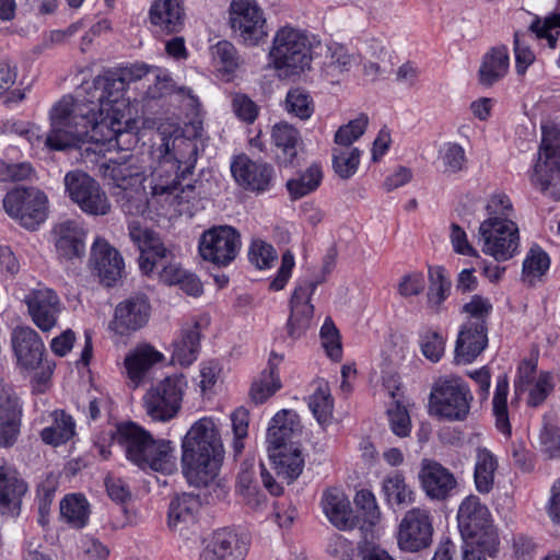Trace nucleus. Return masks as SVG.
<instances>
[{
	"label": "nucleus",
	"instance_id": "nucleus-55",
	"mask_svg": "<svg viewBox=\"0 0 560 560\" xmlns=\"http://www.w3.org/2000/svg\"><path fill=\"white\" fill-rule=\"evenodd\" d=\"M266 447L268 459L275 474H280V412H277L270 420L266 434Z\"/></svg>",
	"mask_w": 560,
	"mask_h": 560
},
{
	"label": "nucleus",
	"instance_id": "nucleus-3",
	"mask_svg": "<svg viewBox=\"0 0 560 560\" xmlns=\"http://www.w3.org/2000/svg\"><path fill=\"white\" fill-rule=\"evenodd\" d=\"M110 440L127 459L143 470L171 475L177 470L176 446L165 439H154L150 432L133 422L118 424Z\"/></svg>",
	"mask_w": 560,
	"mask_h": 560
},
{
	"label": "nucleus",
	"instance_id": "nucleus-10",
	"mask_svg": "<svg viewBox=\"0 0 560 560\" xmlns=\"http://www.w3.org/2000/svg\"><path fill=\"white\" fill-rule=\"evenodd\" d=\"M479 242L486 255L505 261L514 256L520 245L517 224L511 219H486L479 226Z\"/></svg>",
	"mask_w": 560,
	"mask_h": 560
},
{
	"label": "nucleus",
	"instance_id": "nucleus-12",
	"mask_svg": "<svg viewBox=\"0 0 560 560\" xmlns=\"http://www.w3.org/2000/svg\"><path fill=\"white\" fill-rule=\"evenodd\" d=\"M229 13L230 25L244 45L257 46L268 36L266 19L256 0H232Z\"/></svg>",
	"mask_w": 560,
	"mask_h": 560
},
{
	"label": "nucleus",
	"instance_id": "nucleus-35",
	"mask_svg": "<svg viewBox=\"0 0 560 560\" xmlns=\"http://www.w3.org/2000/svg\"><path fill=\"white\" fill-rule=\"evenodd\" d=\"M322 508L329 522L337 528L352 527L350 502L342 490L327 489L322 497Z\"/></svg>",
	"mask_w": 560,
	"mask_h": 560
},
{
	"label": "nucleus",
	"instance_id": "nucleus-39",
	"mask_svg": "<svg viewBox=\"0 0 560 560\" xmlns=\"http://www.w3.org/2000/svg\"><path fill=\"white\" fill-rule=\"evenodd\" d=\"M314 390L308 397V407L322 427L331 423L334 412V398L327 381L318 378L313 383Z\"/></svg>",
	"mask_w": 560,
	"mask_h": 560
},
{
	"label": "nucleus",
	"instance_id": "nucleus-31",
	"mask_svg": "<svg viewBox=\"0 0 560 560\" xmlns=\"http://www.w3.org/2000/svg\"><path fill=\"white\" fill-rule=\"evenodd\" d=\"M542 138L535 163L537 175H560V126H541Z\"/></svg>",
	"mask_w": 560,
	"mask_h": 560
},
{
	"label": "nucleus",
	"instance_id": "nucleus-27",
	"mask_svg": "<svg viewBox=\"0 0 560 560\" xmlns=\"http://www.w3.org/2000/svg\"><path fill=\"white\" fill-rule=\"evenodd\" d=\"M22 404L10 387L0 389V446L14 444L20 433Z\"/></svg>",
	"mask_w": 560,
	"mask_h": 560
},
{
	"label": "nucleus",
	"instance_id": "nucleus-17",
	"mask_svg": "<svg viewBox=\"0 0 560 560\" xmlns=\"http://www.w3.org/2000/svg\"><path fill=\"white\" fill-rule=\"evenodd\" d=\"M65 188L70 200L85 214L102 217L110 212L109 198L94 177H65Z\"/></svg>",
	"mask_w": 560,
	"mask_h": 560
},
{
	"label": "nucleus",
	"instance_id": "nucleus-36",
	"mask_svg": "<svg viewBox=\"0 0 560 560\" xmlns=\"http://www.w3.org/2000/svg\"><path fill=\"white\" fill-rule=\"evenodd\" d=\"M510 67L509 50L505 46L491 48L482 58L479 69V82L485 86H491L503 79Z\"/></svg>",
	"mask_w": 560,
	"mask_h": 560
},
{
	"label": "nucleus",
	"instance_id": "nucleus-6",
	"mask_svg": "<svg viewBox=\"0 0 560 560\" xmlns=\"http://www.w3.org/2000/svg\"><path fill=\"white\" fill-rule=\"evenodd\" d=\"M2 205L5 213L28 231L38 230L50 212L47 194L36 186L15 185L7 191Z\"/></svg>",
	"mask_w": 560,
	"mask_h": 560
},
{
	"label": "nucleus",
	"instance_id": "nucleus-49",
	"mask_svg": "<svg viewBox=\"0 0 560 560\" xmlns=\"http://www.w3.org/2000/svg\"><path fill=\"white\" fill-rule=\"evenodd\" d=\"M369 125L366 114H360L357 118L340 126L334 137L335 147L353 148L352 144L365 132Z\"/></svg>",
	"mask_w": 560,
	"mask_h": 560
},
{
	"label": "nucleus",
	"instance_id": "nucleus-32",
	"mask_svg": "<svg viewBox=\"0 0 560 560\" xmlns=\"http://www.w3.org/2000/svg\"><path fill=\"white\" fill-rule=\"evenodd\" d=\"M149 18L158 32L179 33L185 22L184 2L183 0H154L149 11Z\"/></svg>",
	"mask_w": 560,
	"mask_h": 560
},
{
	"label": "nucleus",
	"instance_id": "nucleus-61",
	"mask_svg": "<svg viewBox=\"0 0 560 560\" xmlns=\"http://www.w3.org/2000/svg\"><path fill=\"white\" fill-rule=\"evenodd\" d=\"M388 421L394 434L399 438L409 435L411 430V421L408 410L399 401L387 410Z\"/></svg>",
	"mask_w": 560,
	"mask_h": 560
},
{
	"label": "nucleus",
	"instance_id": "nucleus-56",
	"mask_svg": "<svg viewBox=\"0 0 560 560\" xmlns=\"http://www.w3.org/2000/svg\"><path fill=\"white\" fill-rule=\"evenodd\" d=\"M487 219L494 218L495 221L514 218V207L511 198L503 191L491 194L486 203Z\"/></svg>",
	"mask_w": 560,
	"mask_h": 560
},
{
	"label": "nucleus",
	"instance_id": "nucleus-18",
	"mask_svg": "<svg viewBox=\"0 0 560 560\" xmlns=\"http://www.w3.org/2000/svg\"><path fill=\"white\" fill-rule=\"evenodd\" d=\"M23 302L33 324L40 331L48 332L57 325L62 312V304L55 291L44 285H37L24 295Z\"/></svg>",
	"mask_w": 560,
	"mask_h": 560
},
{
	"label": "nucleus",
	"instance_id": "nucleus-62",
	"mask_svg": "<svg viewBox=\"0 0 560 560\" xmlns=\"http://www.w3.org/2000/svg\"><path fill=\"white\" fill-rule=\"evenodd\" d=\"M254 471L243 470L238 475L237 491L242 495L244 502L249 506L257 509L260 506V499L258 495L257 487L254 485Z\"/></svg>",
	"mask_w": 560,
	"mask_h": 560
},
{
	"label": "nucleus",
	"instance_id": "nucleus-19",
	"mask_svg": "<svg viewBox=\"0 0 560 560\" xmlns=\"http://www.w3.org/2000/svg\"><path fill=\"white\" fill-rule=\"evenodd\" d=\"M51 233L56 253L62 261L74 262L84 256L88 232L82 220H60Z\"/></svg>",
	"mask_w": 560,
	"mask_h": 560
},
{
	"label": "nucleus",
	"instance_id": "nucleus-54",
	"mask_svg": "<svg viewBox=\"0 0 560 560\" xmlns=\"http://www.w3.org/2000/svg\"><path fill=\"white\" fill-rule=\"evenodd\" d=\"M493 306L488 298L472 295L471 299L463 305L462 312L467 315L465 324L476 325L481 323L487 326V318L492 313Z\"/></svg>",
	"mask_w": 560,
	"mask_h": 560
},
{
	"label": "nucleus",
	"instance_id": "nucleus-63",
	"mask_svg": "<svg viewBox=\"0 0 560 560\" xmlns=\"http://www.w3.org/2000/svg\"><path fill=\"white\" fill-rule=\"evenodd\" d=\"M78 548L83 560H107L109 556L108 548L102 541L88 535L80 538Z\"/></svg>",
	"mask_w": 560,
	"mask_h": 560
},
{
	"label": "nucleus",
	"instance_id": "nucleus-44",
	"mask_svg": "<svg viewBox=\"0 0 560 560\" xmlns=\"http://www.w3.org/2000/svg\"><path fill=\"white\" fill-rule=\"evenodd\" d=\"M497 467V458L487 448L477 451L474 478L476 489L480 493H488L492 489Z\"/></svg>",
	"mask_w": 560,
	"mask_h": 560
},
{
	"label": "nucleus",
	"instance_id": "nucleus-45",
	"mask_svg": "<svg viewBox=\"0 0 560 560\" xmlns=\"http://www.w3.org/2000/svg\"><path fill=\"white\" fill-rule=\"evenodd\" d=\"M550 257L538 245H533L523 261V279L529 284H535L549 269Z\"/></svg>",
	"mask_w": 560,
	"mask_h": 560
},
{
	"label": "nucleus",
	"instance_id": "nucleus-38",
	"mask_svg": "<svg viewBox=\"0 0 560 560\" xmlns=\"http://www.w3.org/2000/svg\"><path fill=\"white\" fill-rule=\"evenodd\" d=\"M182 442L223 448L218 420L212 417H203L195 421Z\"/></svg>",
	"mask_w": 560,
	"mask_h": 560
},
{
	"label": "nucleus",
	"instance_id": "nucleus-28",
	"mask_svg": "<svg viewBox=\"0 0 560 560\" xmlns=\"http://www.w3.org/2000/svg\"><path fill=\"white\" fill-rule=\"evenodd\" d=\"M316 285L313 282L300 283L290 299L288 334L292 338L300 337L310 326L314 307L310 302Z\"/></svg>",
	"mask_w": 560,
	"mask_h": 560
},
{
	"label": "nucleus",
	"instance_id": "nucleus-59",
	"mask_svg": "<svg viewBox=\"0 0 560 560\" xmlns=\"http://www.w3.org/2000/svg\"><path fill=\"white\" fill-rule=\"evenodd\" d=\"M303 442L305 440L304 427L300 416L289 409H282V447L292 441Z\"/></svg>",
	"mask_w": 560,
	"mask_h": 560
},
{
	"label": "nucleus",
	"instance_id": "nucleus-7",
	"mask_svg": "<svg viewBox=\"0 0 560 560\" xmlns=\"http://www.w3.org/2000/svg\"><path fill=\"white\" fill-rule=\"evenodd\" d=\"M471 401L470 388L460 377H441L432 386L429 413L443 420L463 421L469 413Z\"/></svg>",
	"mask_w": 560,
	"mask_h": 560
},
{
	"label": "nucleus",
	"instance_id": "nucleus-11",
	"mask_svg": "<svg viewBox=\"0 0 560 560\" xmlns=\"http://www.w3.org/2000/svg\"><path fill=\"white\" fill-rule=\"evenodd\" d=\"M560 14H553L545 20L536 18L527 31L514 33L515 69L523 75L527 68L535 61V54L529 47L534 38L546 39L549 48L555 49L560 35Z\"/></svg>",
	"mask_w": 560,
	"mask_h": 560
},
{
	"label": "nucleus",
	"instance_id": "nucleus-26",
	"mask_svg": "<svg viewBox=\"0 0 560 560\" xmlns=\"http://www.w3.org/2000/svg\"><path fill=\"white\" fill-rule=\"evenodd\" d=\"M514 389L517 396L527 392L528 405L536 407L542 404L553 389L552 377L547 372L537 374L536 365L530 361H525L518 368V375L514 381Z\"/></svg>",
	"mask_w": 560,
	"mask_h": 560
},
{
	"label": "nucleus",
	"instance_id": "nucleus-30",
	"mask_svg": "<svg viewBox=\"0 0 560 560\" xmlns=\"http://www.w3.org/2000/svg\"><path fill=\"white\" fill-rule=\"evenodd\" d=\"M487 326L478 323L460 326L456 345L455 361L458 364L471 363L487 347Z\"/></svg>",
	"mask_w": 560,
	"mask_h": 560
},
{
	"label": "nucleus",
	"instance_id": "nucleus-46",
	"mask_svg": "<svg viewBox=\"0 0 560 560\" xmlns=\"http://www.w3.org/2000/svg\"><path fill=\"white\" fill-rule=\"evenodd\" d=\"M284 107L289 115L301 120L308 119L314 113V102L311 94L299 86L288 91Z\"/></svg>",
	"mask_w": 560,
	"mask_h": 560
},
{
	"label": "nucleus",
	"instance_id": "nucleus-24",
	"mask_svg": "<svg viewBox=\"0 0 560 560\" xmlns=\"http://www.w3.org/2000/svg\"><path fill=\"white\" fill-rule=\"evenodd\" d=\"M248 541L245 537L229 529L217 530L207 541L200 560H245Z\"/></svg>",
	"mask_w": 560,
	"mask_h": 560
},
{
	"label": "nucleus",
	"instance_id": "nucleus-23",
	"mask_svg": "<svg viewBox=\"0 0 560 560\" xmlns=\"http://www.w3.org/2000/svg\"><path fill=\"white\" fill-rule=\"evenodd\" d=\"M12 348L19 368L35 371L45 355V345L40 336L31 327L20 326L12 331Z\"/></svg>",
	"mask_w": 560,
	"mask_h": 560
},
{
	"label": "nucleus",
	"instance_id": "nucleus-5",
	"mask_svg": "<svg viewBox=\"0 0 560 560\" xmlns=\"http://www.w3.org/2000/svg\"><path fill=\"white\" fill-rule=\"evenodd\" d=\"M457 522L464 545L480 546L489 555L497 552L499 538L491 513L477 495H468L462 501Z\"/></svg>",
	"mask_w": 560,
	"mask_h": 560
},
{
	"label": "nucleus",
	"instance_id": "nucleus-33",
	"mask_svg": "<svg viewBox=\"0 0 560 560\" xmlns=\"http://www.w3.org/2000/svg\"><path fill=\"white\" fill-rule=\"evenodd\" d=\"M200 351V325L198 322L183 325L172 343L171 359L174 364L190 366Z\"/></svg>",
	"mask_w": 560,
	"mask_h": 560
},
{
	"label": "nucleus",
	"instance_id": "nucleus-41",
	"mask_svg": "<svg viewBox=\"0 0 560 560\" xmlns=\"http://www.w3.org/2000/svg\"><path fill=\"white\" fill-rule=\"evenodd\" d=\"M51 423L40 432L42 440L46 444L58 446L68 442L75 433L73 418L62 410H55L49 413Z\"/></svg>",
	"mask_w": 560,
	"mask_h": 560
},
{
	"label": "nucleus",
	"instance_id": "nucleus-52",
	"mask_svg": "<svg viewBox=\"0 0 560 560\" xmlns=\"http://www.w3.org/2000/svg\"><path fill=\"white\" fill-rule=\"evenodd\" d=\"M211 56L220 71L233 74L241 61L235 47L228 40H221L211 47Z\"/></svg>",
	"mask_w": 560,
	"mask_h": 560
},
{
	"label": "nucleus",
	"instance_id": "nucleus-48",
	"mask_svg": "<svg viewBox=\"0 0 560 560\" xmlns=\"http://www.w3.org/2000/svg\"><path fill=\"white\" fill-rule=\"evenodd\" d=\"M429 278L428 304L432 310L439 311L448 296L451 281L445 277L444 270L441 267L430 268Z\"/></svg>",
	"mask_w": 560,
	"mask_h": 560
},
{
	"label": "nucleus",
	"instance_id": "nucleus-43",
	"mask_svg": "<svg viewBox=\"0 0 560 560\" xmlns=\"http://www.w3.org/2000/svg\"><path fill=\"white\" fill-rule=\"evenodd\" d=\"M382 491L387 503L390 505H409L415 502L416 493L413 489L399 472L384 478Z\"/></svg>",
	"mask_w": 560,
	"mask_h": 560
},
{
	"label": "nucleus",
	"instance_id": "nucleus-20",
	"mask_svg": "<svg viewBox=\"0 0 560 560\" xmlns=\"http://www.w3.org/2000/svg\"><path fill=\"white\" fill-rule=\"evenodd\" d=\"M418 478L422 491L433 501L447 500L457 488V479L454 474L432 459L421 460Z\"/></svg>",
	"mask_w": 560,
	"mask_h": 560
},
{
	"label": "nucleus",
	"instance_id": "nucleus-16",
	"mask_svg": "<svg viewBox=\"0 0 560 560\" xmlns=\"http://www.w3.org/2000/svg\"><path fill=\"white\" fill-rule=\"evenodd\" d=\"M432 536L433 524L430 511L424 508H413L402 516L396 538L400 550L418 552L431 546Z\"/></svg>",
	"mask_w": 560,
	"mask_h": 560
},
{
	"label": "nucleus",
	"instance_id": "nucleus-2",
	"mask_svg": "<svg viewBox=\"0 0 560 560\" xmlns=\"http://www.w3.org/2000/svg\"><path fill=\"white\" fill-rule=\"evenodd\" d=\"M112 195L127 215L154 220L184 213L195 197L191 177H112Z\"/></svg>",
	"mask_w": 560,
	"mask_h": 560
},
{
	"label": "nucleus",
	"instance_id": "nucleus-60",
	"mask_svg": "<svg viewBox=\"0 0 560 560\" xmlns=\"http://www.w3.org/2000/svg\"><path fill=\"white\" fill-rule=\"evenodd\" d=\"M273 360H277V357L270 360L269 375H264L252 386L250 397L256 404L266 401L277 389V362Z\"/></svg>",
	"mask_w": 560,
	"mask_h": 560
},
{
	"label": "nucleus",
	"instance_id": "nucleus-42",
	"mask_svg": "<svg viewBox=\"0 0 560 560\" xmlns=\"http://www.w3.org/2000/svg\"><path fill=\"white\" fill-rule=\"evenodd\" d=\"M306 450L302 442L292 441L282 447V481L294 482L303 472L306 462Z\"/></svg>",
	"mask_w": 560,
	"mask_h": 560
},
{
	"label": "nucleus",
	"instance_id": "nucleus-1",
	"mask_svg": "<svg viewBox=\"0 0 560 560\" xmlns=\"http://www.w3.org/2000/svg\"><path fill=\"white\" fill-rule=\"evenodd\" d=\"M152 67L135 63L119 72L96 77L82 84L77 96L62 97L50 110V130L44 143L51 150L79 149L81 160L91 171L117 175L126 158L116 160L103 147L120 145V138L137 128L130 98V82L151 75Z\"/></svg>",
	"mask_w": 560,
	"mask_h": 560
},
{
	"label": "nucleus",
	"instance_id": "nucleus-53",
	"mask_svg": "<svg viewBox=\"0 0 560 560\" xmlns=\"http://www.w3.org/2000/svg\"><path fill=\"white\" fill-rule=\"evenodd\" d=\"M419 343L422 354L435 363L444 355L446 337L436 329L428 328L420 335Z\"/></svg>",
	"mask_w": 560,
	"mask_h": 560
},
{
	"label": "nucleus",
	"instance_id": "nucleus-21",
	"mask_svg": "<svg viewBox=\"0 0 560 560\" xmlns=\"http://www.w3.org/2000/svg\"><path fill=\"white\" fill-rule=\"evenodd\" d=\"M89 261L107 287L115 284L122 277L125 264L121 255L102 236L94 238Z\"/></svg>",
	"mask_w": 560,
	"mask_h": 560
},
{
	"label": "nucleus",
	"instance_id": "nucleus-15",
	"mask_svg": "<svg viewBox=\"0 0 560 560\" xmlns=\"http://www.w3.org/2000/svg\"><path fill=\"white\" fill-rule=\"evenodd\" d=\"M241 236L230 225H217L205 231L198 244L201 258L217 266H228L237 256Z\"/></svg>",
	"mask_w": 560,
	"mask_h": 560
},
{
	"label": "nucleus",
	"instance_id": "nucleus-57",
	"mask_svg": "<svg viewBox=\"0 0 560 560\" xmlns=\"http://www.w3.org/2000/svg\"><path fill=\"white\" fill-rule=\"evenodd\" d=\"M249 261L258 269H269L277 260L276 249L261 240H254L248 252Z\"/></svg>",
	"mask_w": 560,
	"mask_h": 560
},
{
	"label": "nucleus",
	"instance_id": "nucleus-40",
	"mask_svg": "<svg viewBox=\"0 0 560 560\" xmlns=\"http://www.w3.org/2000/svg\"><path fill=\"white\" fill-rule=\"evenodd\" d=\"M60 517L72 528H83L88 525L91 506L83 494L70 493L60 501Z\"/></svg>",
	"mask_w": 560,
	"mask_h": 560
},
{
	"label": "nucleus",
	"instance_id": "nucleus-29",
	"mask_svg": "<svg viewBox=\"0 0 560 560\" xmlns=\"http://www.w3.org/2000/svg\"><path fill=\"white\" fill-rule=\"evenodd\" d=\"M27 490L26 483L16 469L4 460L0 462V513L7 516L18 515L21 499Z\"/></svg>",
	"mask_w": 560,
	"mask_h": 560
},
{
	"label": "nucleus",
	"instance_id": "nucleus-25",
	"mask_svg": "<svg viewBox=\"0 0 560 560\" xmlns=\"http://www.w3.org/2000/svg\"><path fill=\"white\" fill-rule=\"evenodd\" d=\"M166 360L164 353L149 343H140L131 349L124 359V374L129 386L139 387L152 368Z\"/></svg>",
	"mask_w": 560,
	"mask_h": 560
},
{
	"label": "nucleus",
	"instance_id": "nucleus-8",
	"mask_svg": "<svg viewBox=\"0 0 560 560\" xmlns=\"http://www.w3.org/2000/svg\"><path fill=\"white\" fill-rule=\"evenodd\" d=\"M188 389V380L183 373L170 374L155 383L143 395L145 413L159 422L176 417Z\"/></svg>",
	"mask_w": 560,
	"mask_h": 560
},
{
	"label": "nucleus",
	"instance_id": "nucleus-34",
	"mask_svg": "<svg viewBox=\"0 0 560 560\" xmlns=\"http://www.w3.org/2000/svg\"><path fill=\"white\" fill-rule=\"evenodd\" d=\"M225 378L224 364L219 359L202 360L192 382L203 398H212L221 390Z\"/></svg>",
	"mask_w": 560,
	"mask_h": 560
},
{
	"label": "nucleus",
	"instance_id": "nucleus-37",
	"mask_svg": "<svg viewBox=\"0 0 560 560\" xmlns=\"http://www.w3.org/2000/svg\"><path fill=\"white\" fill-rule=\"evenodd\" d=\"M200 502L197 497L183 493L175 497L168 510V526L173 530H179L192 525L199 511Z\"/></svg>",
	"mask_w": 560,
	"mask_h": 560
},
{
	"label": "nucleus",
	"instance_id": "nucleus-64",
	"mask_svg": "<svg viewBox=\"0 0 560 560\" xmlns=\"http://www.w3.org/2000/svg\"><path fill=\"white\" fill-rule=\"evenodd\" d=\"M425 288V279L422 272L413 271L405 275L398 282V293L404 298L419 295Z\"/></svg>",
	"mask_w": 560,
	"mask_h": 560
},
{
	"label": "nucleus",
	"instance_id": "nucleus-50",
	"mask_svg": "<svg viewBox=\"0 0 560 560\" xmlns=\"http://www.w3.org/2000/svg\"><path fill=\"white\" fill-rule=\"evenodd\" d=\"M320 345L326 355L334 362L342 359V342L339 329L330 317H326L319 330Z\"/></svg>",
	"mask_w": 560,
	"mask_h": 560
},
{
	"label": "nucleus",
	"instance_id": "nucleus-22",
	"mask_svg": "<svg viewBox=\"0 0 560 560\" xmlns=\"http://www.w3.org/2000/svg\"><path fill=\"white\" fill-rule=\"evenodd\" d=\"M150 315L149 301L143 295L131 296L116 306L110 327L117 335L129 336L142 329Z\"/></svg>",
	"mask_w": 560,
	"mask_h": 560
},
{
	"label": "nucleus",
	"instance_id": "nucleus-13",
	"mask_svg": "<svg viewBox=\"0 0 560 560\" xmlns=\"http://www.w3.org/2000/svg\"><path fill=\"white\" fill-rule=\"evenodd\" d=\"M162 144L159 149V171L164 175H189L196 164V145L183 136L179 128L166 137L162 132Z\"/></svg>",
	"mask_w": 560,
	"mask_h": 560
},
{
	"label": "nucleus",
	"instance_id": "nucleus-58",
	"mask_svg": "<svg viewBox=\"0 0 560 560\" xmlns=\"http://www.w3.org/2000/svg\"><path fill=\"white\" fill-rule=\"evenodd\" d=\"M232 431H233V450L236 454L244 448V440L248 435L249 412L244 407H238L231 413Z\"/></svg>",
	"mask_w": 560,
	"mask_h": 560
},
{
	"label": "nucleus",
	"instance_id": "nucleus-9",
	"mask_svg": "<svg viewBox=\"0 0 560 560\" xmlns=\"http://www.w3.org/2000/svg\"><path fill=\"white\" fill-rule=\"evenodd\" d=\"M224 448L192 445L182 442L183 472L188 482L196 487L207 486L217 477Z\"/></svg>",
	"mask_w": 560,
	"mask_h": 560
},
{
	"label": "nucleus",
	"instance_id": "nucleus-4",
	"mask_svg": "<svg viewBox=\"0 0 560 560\" xmlns=\"http://www.w3.org/2000/svg\"><path fill=\"white\" fill-rule=\"evenodd\" d=\"M129 235L140 250L139 267L144 275H156L167 284H176L187 272L180 267L175 253L167 249L158 234L138 220L129 222Z\"/></svg>",
	"mask_w": 560,
	"mask_h": 560
},
{
	"label": "nucleus",
	"instance_id": "nucleus-47",
	"mask_svg": "<svg viewBox=\"0 0 560 560\" xmlns=\"http://www.w3.org/2000/svg\"><path fill=\"white\" fill-rule=\"evenodd\" d=\"M509 393V382L505 376L497 380L495 392L492 399L493 413L495 417L497 429L505 434H511V425L509 421L506 397Z\"/></svg>",
	"mask_w": 560,
	"mask_h": 560
},
{
	"label": "nucleus",
	"instance_id": "nucleus-14",
	"mask_svg": "<svg viewBox=\"0 0 560 560\" xmlns=\"http://www.w3.org/2000/svg\"><path fill=\"white\" fill-rule=\"evenodd\" d=\"M312 44L307 35L292 27H282V80H300L311 71Z\"/></svg>",
	"mask_w": 560,
	"mask_h": 560
},
{
	"label": "nucleus",
	"instance_id": "nucleus-51",
	"mask_svg": "<svg viewBox=\"0 0 560 560\" xmlns=\"http://www.w3.org/2000/svg\"><path fill=\"white\" fill-rule=\"evenodd\" d=\"M361 150L358 148L334 147L332 167L337 175H353L359 167Z\"/></svg>",
	"mask_w": 560,
	"mask_h": 560
}]
</instances>
